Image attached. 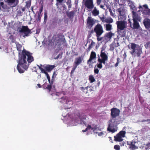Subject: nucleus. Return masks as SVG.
I'll list each match as a JSON object with an SVG mask.
<instances>
[{"label": "nucleus", "mask_w": 150, "mask_h": 150, "mask_svg": "<svg viewBox=\"0 0 150 150\" xmlns=\"http://www.w3.org/2000/svg\"><path fill=\"white\" fill-rule=\"evenodd\" d=\"M34 60L32 54L24 49L18 58V62L17 68L18 72L20 73H23L24 71L23 69L26 70L28 67L29 64L31 63Z\"/></svg>", "instance_id": "f257e3e1"}, {"label": "nucleus", "mask_w": 150, "mask_h": 150, "mask_svg": "<svg viewBox=\"0 0 150 150\" xmlns=\"http://www.w3.org/2000/svg\"><path fill=\"white\" fill-rule=\"evenodd\" d=\"M100 56L102 59L99 58L98 59V61L99 63H97L96 64L97 67L99 69L102 68L103 66L102 64L103 63L105 64L106 61L108 60V58L107 55L104 52H101Z\"/></svg>", "instance_id": "f03ea898"}, {"label": "nucleus", "mask_w": 150, "mask_h": 150, "mask_svg": "<svg viewBox=\"0 0 150 150\" xmlns=\"http://www.w3.org/2000/svg\"><path fill=\"white\" fill-rule=\"evenodd\" d=\"M138 8L144 16L150 15V9L148 8V6L147 4H145L142 6L140 5Z\"/></svg>", "instance_id": "7ed1b4c3"}, {"label": "nucleus", "mask_w": 150, "mask_h": 150, "mask_svg": "<svg viewBox=\"0 0 150 150\" xmlns=\"http://www.w3.org/2000/svg\"><path fill=\"white\" fill-rule=\"evenodd\" d=\"M94 31L96 33V37H99L104 32L103 27L101 24L99 23L95 26Z\"/></svg>", "instance_id": "20e7f679"}, {"label": "nucleus", "mask_w": 150, "mask_h": 150, "mask_svg": "<svg viewBox=\"0 0 150 150\" xmlns=\"http://www.w3.org/2000/svg\"><path fill=\"white\" fill-rule=\"evenodd\" d=\"M119 13L118 16L119 19L120 20H124L125 18V14L126 10L123 7H121L117 10Z\"/></svg>", "instance_id": "39448f33"}, {"label": "nucleus", "mask_w": 150, "mask_h": 150, "mask_svg": "<svg viewBox=\"0 0 150 150\" xmlns=\"http://www.w3.org/2000/svg\"><path fill=\"white\" fill-rule=\"evenodd\" d=\"M126 132L125 131H121L116 136H114V140L115 141L120 142L123 140V138L125 137Z\"/></svg>", "instance_id": "423d86ee"}, {"label": "nucleus", "mask_w": 150, "mask_h": 150, "mask_svg": "<svg viewBox=\"0 0 150 150\" xmlns=\"http://www.w3.org/2000/svg\"><path fill=\"white\" fill-rule=\"evenodd\" d=\"M82 59L81 57H79L75 59V60L74 63L73 67L72 69L71 72V75L73 74L77 66L82 62Z\"/></svg>", "instance_id": "0eeeda50"}, {"label": "nucleus", "mask_w": 150, "mask_h": 150, "mask_svg": "<svg viewBox=\"0 0 150 150\" xmlns=\"http://www.w3.org/2000/svg\"><path fill=\"white\" fill-rule=\"evenodd\" d=\"M19 32L20 33H23L24 36H27L29 35V34L31 33V30L28 28L27 26H22L21 28L19 30Z\"/></svg>", "instance_id": "6e6552de"}, {"label": "nucleus", "mask_w": 150, "mask_h": 150, "mask_svg": "<svg viewBox=\"0 0 150 150\" xmlns=\"http://www.w3.org/2000/svg\"><path fill=\"white\" fill-rule=\"evenodd\" d=\"M4 2L10 7H13L18 4L19 1L18 0H4Z\"/></svg>", "instance_id": "1a4fd4ad"}, {"label": "nucleus", "mask_w": 150, "mask_h": 150, "mask_svg": "<svg viewBox=\"0 0 150 150\" xmlns=\"http://www.w3.org/2000/svg\"><path fill=\"white\" fill-rule=\"evenodd\" d=\"M95 23L93 18L91 16L88 17L87 20V27L89 29H91Z\"/></svg>", "instance_id": "9d476101"}, {"label": "nucleus", "mask_w": 150, "mask_h": 150, "mask_svg": "<svg viewBox=\"0 0 150 150\" xmlns=\"http://www.w3.org/2000/svg\"><path fill=\"white\" fill-rule=\"evenodd\" d=\"M139 46L134 43H132L130 44V46L129 47V48L131 50L130 53L133 56L134 52L138 48Z\"/></svg>", "instance_id": "9b49d317"}, {"label": "nucleus", "mask_w": 150, "mask_h": 150, "mask_svg": "<svg viewBox=\"0 0 150 150\" xmlns=\"http://www.w3.org/2000/svg\"><path fill=\"white\" fill-rule=\"evenodd\" d=\"M84 5L85 7L89 9H92L94 6L93 0H86Z\"/></svg>", "instance_id": "f8f14e48"}, {"label": "nucleus", "mask_w": 150, "mask_h": 150, "mask_svg": "<svg viewBox=\"0 0 150 150\" xmlns=\"http://www.w3.org/2000/svg\"><path fill=\"white\" fill-rule=\"evenodd\" d=\"M116 24L118 28L123 30L126 27L127 23L124 21H118L117 22Z\"/></svg>", "instance_id": "ddd939ff"}, {"label": "nucleus", "mask_w": 150, "mask_h": 150, "mask_svg": "<svg viewBox=\"0 0 150 150\" xmlns=\"http://www.w3.org/2000/svg\"><path fill=\"white\" fill-rule=\"evenodd\" d=\"M10 9V7L8 6L7 4H4L3 2H0V10L3 11H8Z\"/></svg>", "instance_id": "4468645a"}, {"label": "nucleus", "mask_w": 150, "mask_h": 150, "mask_svg": "<svg viewBox=\"0 0 150 150\" xmlns=\"http://www.w3.org/2000/svg\"><path fill=\"white\" fill-rule=\"evenodd\" d=\"M139 147V142L137 141H132L129 145V148L132 150L137 149Z\"/></svg>", "instance_id": "2eb2a0df"}, {"label": "nucleus", "mask_w": 150, "mask_h": 150, "mask_svg": "<svg viewBox=\"0 0 150 150\" xmlns=\"http://www.w3.org/2000/svg\"><path fill=\"white\" fill-rule=\"evenodd\" d=\"M55 73V72H54L52 76L50 84L48 85L47 86H46L45 87L44 86L43 87V88L44 89H47L48 90L49 92L51 91L52 88V85L54 81V75Z\"/></svg>", "instance_id": "dca6fc26"}, {"label": "nucleus", "mask_w": 150, "mask_h": 150, "mask_svg": "<svg viewBox=\"0 0 150 150\" xmlns=\"http://www.w3.org/2000/svg\"><path fill=\"white\" fill-rule=\"evenodd\" d=\"M100 20L103 23H110L112 22V19L110 17H105L103 16L100 18Z\"/></svg>", "instance_id": "f3484780"}, {"label": "nucleus", "mask_w": 150, "mask_h": 150, "mask_svg": "<svg viewBox=\"0 0 150 150\" xmlns=\"http://www.w3.org/2000/svg\"><path fill=\"white\" fill-rule=\"evenodd\" d=\"M143 23L145 28L148 29H150V19L148 18H145L143 21Z\"/></svg>", "instance_id": "a211bd4d"}, {"label": "nucleus", "mask_w": 150, "mask_h": 150, "mask_svg": "<svg viewBox=\"0 0 150 150\" xmlns=\"http://www.w3.org/2000/svg\"><path fill=\"white\" fill-rule=\"evenodd\" d=\"M142 53V48L139 46L138 48L134 52V54L133 57H136L137 56L139 57L140 54Z\"/></svg>", "instance_id": "6ab92c4d"}, {"label": "nucleus", "mask_w": 150, "mask_h": 150, "mask_svg": "<svg viewBox=\"0 0 150 150\" xmlns=\"http://www.w3.org/2000/svg\"><path fill=\"white\" fill-rule=\"evenodd\" d=\"M127 2L128 6L130 7L132 11H134L136 10V8L134 6V3L132 1L130 0H127Z\"/></svg>", "instance_id": "aec40b11"}, {"label": "nucleus", "mask_w": 150, "mask_h": 150, "mask_svg": "<svg viewBox=\"0 0 150 150\" xmlns=\"http://www.w3.org/2000/svg\"><path fill=\"white\" fill-rule=\"evenodd\" d=\"M133 19V21H140L141 18L137 13L133 11H132Z\"/></svg>", "instance_id": "412c9836"}, {"label": "nucleus", "mask_w": 150, "mask_h": 150, "mask_svg": "<svg viewBox=\"0 0 150 150\" xmlns=\"http://www.w3.org/2000/svg\"><path fill=\"white\" fill-rule=\"evenodd\" d=\"M120 110L119 109L116 108H113V120L114 118L117 117L118 118V117L120 114Z\"/></svg>", "instance_id": "4be33fe9"}, {"label": "nucleus", "mask_w": 150, "mask_h": 150, "mask_svg": "<svg viewBox=\"0 0 150 150\" xmlns=\"http://www.w3.org/2000/svg\"><path fill=\"white\" fill-rule=\"evenodd\" d=\"M96 57V53L92 51L91 53L89 59L87 61V63L88 64L89 63H91L92 61Z\"/></svg>", "instance_id": "5701e85b"}, {"label": "nucleus", "mask_w": 150, "mask_h": 150, "mask_svg": "<svg viewBox=\"0 0 150 150\" xmlns=\"http://www.w3.org/2000/svg\"><path fill=\"white\" fill-rule=\"evenodd\" d=\"M61 100L60 102L64 104H68V103L70 102L68 97H62L61 98Z\"/></svg>", "instance_id": "b1692460"}, {"label": "nucleus", "mask_w": 150, "mask_h": 150, "mask_svg": "<svg viewBox=\"0 0 150 150\" xmlns=\"http://www.w3.org/2000/svg\"><path fill=\"white\" fill-rule=\"evenodd\" d=\"M55 67L54 65H47L45 67L46 70L48 72H50Z\"/></svg>", "instance_id": "393cba45"}, {"label": "nucleus", "mask_w": 150, "mask_h": 150, "mask_svg": "<svg viewBox=\"0 0 150 150\" xmlns=\"http://www.w3.org/2000/svg\"><path fill=\"white\" fill-rule=\"evenodd\" d=\"M112 36V33L111 32H110L108 33H106L105 35V39L108 40H109L111 39Z\"/></svg>", "instance_id": "a878e982"}, {"label": "nucleus", "mask_w": 150, "mask_h": 150, "mask_svg": "<svg viewBox=\"0 0 150 150\" xmlns=\"http://www.w3.org/2000/svg\"><path fill=\"white\" fill-rule=\"evenodd\" d=\"M67 15L69 18H73L75 14V11H71L69 12H67Z\"/></svg>", "instance_id": "bb28decb"}, {"label": "nucleus", "mask_w": 150, "mask_h": 150, "mask_svg": "<svg viewBox=\"0 0 150 150\" xmlns=\"http://www.w3.org/2000/svg\"><path fill=\"white\" fill-rule=\"evenodd\" d=\"M112 120H110L109 122L108 127L107 128L108 131L112 132Z\"/></svg>", "instance_id": "cd10ccee"}, {"label": "nucleus", "mask_w": 150, "mask_h": 150, "mask_svg": "<svg viewBox=\"0 0 150 150\" xmlns=\"http://www.w3.org/2000/svg\"><path fill=\"white\" fill-rule=\"evenodd\" d=\"M133 28L134 29H138L139 27V23H138V21H133Z\"/></svg>", "instance_id": "c85d7f7f"}, {"label": "nucleus", "mask_w": 150, "mask_h": 150, "mask_svg": "<svg viewBox=\"0 0 150 150\" xmlns=\"http://www.w3.org/2000/svg\"><path fill=\"white\" fill-rule=\"evenodd\" d=\"M143 150H150V142L143 147Z\"/></svg>", "instance_id": "c756f323"}, {"label": "nucleus", "mask_w": 150, "mask_h": 150, "mask_svg": "<svg viewBox=\"0 0 150 150\" xmlns=\"http://www.w3.org/2000/svg\"><path fill=\"white\" fill-rule=\"evenodd\" d=\"M92 14L94 16H96L98 15L99 14V11L98 10H97L96 7H94V9L92 12Z\"/></svg>", "instance_id": "7c9ffc66"}, {"label": "nucleus", "mask_w": 150, "mask_h": 150, "mask_svg": "<svg viewBox=\"0 0 150 150\" xmlns=\"http://www.w3.org/2000/svg\"><path fill=\"white\" fill-rule=\"evenodd\" d=\"M26 4L25 7L27 8H29L31 6V1L30 0H28L25 2Z\"/></svg>", "instance_id": "2f4dec72"}, {"label": "nucleus", "mask_w": 150, "mask_h": 150, "mask_svg": "<svg viewBox=\"0 0 150 150\" xmlns=\"http://www.w3.org/2000/svg\"><path fill=\"white\" fill-rule=\"evenodd\" d=\"M65 41V40L64 39V40L59 38L56 40V42L57 43V44H58L59 46H60L61 44V43L62 42H64Z\"/></svg>", "instance_id": "473e14b6"}, {"label": "nucleus", "mask_w": 150, "mask_h": 150, "mask_svg": "<svg viewBox=\"0 0 150 150\" xmlns=\"http://www.w3.org/2000/svg\"><path fill=\"white\" fill-rule=\"evenodd\" d=\"M88 79L90 82L91 83H93L95 81L94 77L92 75H90L89 76Z\"/></svg>", "instance_id": "72a5a7b5"}, {"label": "nucleus", "mask_w": 150, "mask_h": 150, "mask_svg": "<svg viewBox=\"0 0 150 150\" xmlns=\"http://www.w3.org/2000/svg\"><path fill=\"white\" fill-rule=\"evenodd\" d=\"M106 28L107 30H110L112 28V25L109 24H106Z\"/></svg>", "instance_id": "f704fd0d"}, {"label": "nucleus", "mask_w": 150, "mask_h": 150, "mask_svg": "<svg viewBox=\"0 0 150 150\" xmlns=\"http://www.w3.org/2000/svg\"><path fill=\"white\" fill-rule=\"evenodd\" d=\"M16 47L17 50L19 52H21V48L22 46L20 44H18L16 45Z\"/></svg>", "instance_id": "c9c22d12"}, {"label": "nucleus", "mask_w": 150, "mask_h": 150, "mask_svg": "<svg viewBox=\"0 0 150 150\" xmlns=\"http://www.w3.org/2000/svg\"><path fill=\"white\" fill-rule=\"evenodd\" d=\"M47 19V13L46 11L44 13V22L46 23Z\"/></svg>", "instance_id": "e433bc0d"}, {"label": "nucleus", "mask_w": 150, "mask_h": 150, "mask_svg": "<svg viewBox=\"0 0 150 150\" xmlns=\"http://www.w3.org/2000/svg\"><path fill=\"white\" fill-rule=\"evenodd\" d=\"M118 121H116V125L115 126H113V133L116 132L118 129V127L117 126V122Z\"/></svg>", "instance_id": "4c0bfd02"}, {"label": "nucleus", "mask_w": 150, "mask_h": 150, "mask_svg": "<svg viewBox=\"0 0 150 150\" xmlns=\"http://www.w3.org/2000/svg\"><path fill=\"white\" fill-rule=\"evenodd\" d=\"M94 43L93 41H92L91 44H90L89 45L88 48V51H90V49L93 47V45Z\"/></svg>", "instance_id": "58836bf2"}, {"label": "nucleus", "mask_w": 150, "mask_h": 150, "mask_svg": "<svg viewBox=\"0 0 150 150\" xmlns=\"http://www.w3.org/2000/svg\"><path fill=\"white\" fill-rule=\"evenodd\" d=\"M88 86L86 87L85 88H84L83 87H81L80 88V89L82 91H83L84 92H85L84 91L85 90H86L87 91H88ZM86 93H87V91H86Z\"/></svg>", "instance_id": "ea45409f"}, {"label": "nucleus", "mask_w": 150, "mask_h": 150, "mask_svg": "<svg viewBox=\"0 0 150 150\" xmlns=\"http://www.w3.org/2000/svg\"><path fill=\"white\" fill-rule=\"evenodd\" d=\"M114 148L116 150H120V146L118 145H116L114 146Z\"/></svg>", "instance_id": "a19ab883"}, {"label": "nucleus", "mask_w": 150, "mask_h": 150, "mask_svg": "<svg viewBox=\"0 0 150 150\" xmlns=\"http://www.w3.org/2000/svg\"><path fill=\"white\" fill-rule=\"evenodd\" d=\"M39 68L40 69L41 72L43 73H44L46 71V70L43 69V68L39 66Z\"/></svg>", "instance_id": "79ce46f5"}, {"label": "nucleus", "mask_w": 150, "mask_h": 150, "mask_svg": "<svg viewBox=\"0 0 150 150\" xmlns=\"http://www.w3.org/2000/svg\"><path fill=\"white\" fill-rule=\"evenodd\" d=\"M99 72V69L97 68H95L94 70V73L95 74H98Z\"/></svg>", "instance_id": "37998d69"}, {"label": "nucleus", "mask_w": 150, "mask_h": 150, "mask_svg": "<svg viewBox=\"0 0 150 150\" xmlns=\"http://www.w3.org/2000/svg\"><path fill=\"white\" fill-rule=\"evenodd\" d=\"M120 142V144L121 146H124L126 144V143L124 141H123V140Z\"/></svg>", "instance_id": "c03bdc74"}, {"label": "nucleus", "mask_w": 150, "mask_h": 150, "mask_svg": "<svg viewBox=\"0 0 150 150\" xmlns=\"http://www.w3.org/2000/svg\"><path fill=\"white\" fill-rule=\"evenodd\" d=\"M17 15L18 16H21L22 15V12H21L20 10H18L17 11Z\"/></svg>", "instance_id": "a18cd8bd"}, {"label": "nucleus", "mask_w": 150, "mask_h": 150, "mask_svg": "<svg viewBox=\"0 0 150 150\" xmlns=\"http://www.w3.org/2000/svg\"><path fill=\"white\" fill-rule=\"evenodd\" d=\"M43 10V6H42L39 9V13L38 14H41V12H42Z\"/></svg>", "instance_id": "49530a36"}, {"label": "nucleus", "mask_w": 150, "mask_h": 150, "mask_svg": "<svg viewBox=\"0 0 150 150\" xmlns=\"http://www.w3.org/2000/svg\"><path fill=\"white\" fill-rule=\"evenodd\" d=\"M86 129L87 130L88 129H92L93 130V128H92L91 126V125H88L87 127L86 128Z\"/></svg>", "instance_id": "de8ad7c7"}, {"label": "nucleus", "mask_w": 150, "mask_h": 150, "mask_svg": "<svg viewBox=\"0 0 150 150\" xmlns=\"http://www.w3.org/2000/svg\"><path fill=\"white\" fill-rule=\"evenodd\" d=\"M47 78L48 79L49 83H50V84L51 81L50 80V76H47Z\"/></svg>", "instance_id": "09e8293b"}, {"label": "nucleus", "mask_w": 150, "mask_h": 150, "mask_svg": "<svg viewBox=\"0 0 150 150\" xmlns=\"http://www.w3.org/2000/svg\"><path fill=\"white\" fill-rule=\"evenodd\" d=\"M40 14H38V21H40L41 18V16H40Z\"/></svg>", "instance_id": "8fccbe9b"}, {"label": "nucleus", "mask_w": 150, "mask_h": 150, "mask_svg": "<svg viewBox=\"0 0 150 150\" xmlns=\"http://www.w3.org/2000/svg\"><path fill=\"white\" fill-rule=\"evenodd\" d=\"M101 1V0H97V3L98 5H99L100 4Z\"/></svg>", "instance_id": "3c124183"}, {"label": "nucleus", "mask_w": 150, "mask_h": 150, "mask_svg": "<svg viewBox=\"0 0 150 150\" xmlns=\"http://www.w3.org/2000/svg\"><path fill=\"white\" fill-rule=\"evenodd\" d=\"M90 63H89L88 64H88V66H89V67L90 68H92L93 66L92 64H90Z\"/></svg>", "instance_id": "603ef678"}, {"label": "nucleus", "mask_w": 150, "mask_h": 150, "mask_svg": "<svg viewBox=\"0 0 150 150\" xmlns=\"http://www.w3.org/2000/svg\"><path fill=\"white\" fill-rule=\"evenodd\" d=\"M64 0H57V1L60 3H62Z\"/></svg>", "instance_id": "864d4df0"}, {"label": "nucleus", "mask_w": 150, "mask_h": 150, "mask_svg": "<svg viewBox=\"0 0 150 150\" xmlns=\"http://www.w3.org/2000/svg\"><path fill=\"white\" fill-rule=\"evenodd\" d=\"M21 10L23 12H24L25 10V7H23L21 8Z\"/></svg>", "instance_id": "5fc2aeb1"}, {"label": "nucleus", "mask_w": 150, "mask_h": 150, "mask_svg": "<svg viewBox=\"0 0 150 150\" xmlns=\"http://www.w3.org/2000/svg\"><path fill=\"white\" fill-rule=\"evenodd\" d=\"M97 39L98 41H100L102 40L101 38H99V37H97Z\"/></svg>", "instance_id": "6e6d98bb"}, {"label": "nucleus", "mask_w": 150, "mask_h": 150, "mask_svg": "<svg viewBox=\"0 0 150 150\" xmlns=\"http://www.w3.org/2000/svg\"><path fill=\"white\" fill-rule=\"evenodd\" d=\"M111 112V116L112 117V108H111L110 110Z\"/></svg>", "instance_id": "4d7b16f0"}, {"label": "nucleus", "mask_w": 150, "mask_h": 150, "mask_svg": "<svg viewBox=\"0 0 150 150\" xmlns=\"http://www.w3.org/2000/svg\"><path fill=\"white\" fill-rule=\"evenodd\" d=\"M103 134V133L102 132H100L98 134V135L99 136H101Z\"/></svg>", "instance_id": "13d9d810"}, {"label": "nucleus", "mask_w": 150, "mask_h": 150, "mask_svg": "<svg viewBox=\"0 0 150 150\" xmlns=\"http://www.w3.org/2000/svg\"><path fill=\"white\" fill-rule=\"evenodd\" d=\"M44 74H45L46 75L47 77V76H49L47 72L46 71L45 73H44Z\"/></svg>", "instance_id": "bf43d9fd"}, {"label": "nucleus", "mask_w": 150, "mask_h": 150, "mask_svg": "<svg viewBox=\"0 0 150 150\" xmlns=\"http://www.w3.org/2000/svg\"><path fill=\"white\" fill-rule=\"evenodd\" d=\"M44 74H45L46 75L47 77V76H49L47 72L46 71L45 73H44Z\"/></svg>", "instance_id": "052dcab7"}, {"label": "nucleus", "mask_w": 150, "mask_h": 150, "mask_svg": "<svg viewBox=\"0 0 150 150\" xmlns=\"http://www.w3.org/2000/svg\"><path fill=\"white\" fill-rule=\"evenodd\" d=\"M37 86H38V87L39 88H40L42 87V86L40 84H39V83H38V84H37Z\"/></svg>", "instance_id": "680f3d73"}, {"label": "nucleus", "mask_w": 150, "mask_h": 150, "mask_svg": "<svg viewBox=\"0 0 150 150\" xmlns=\"http://www.w3.org/2000/svg\"><path fill=\"white\" fill-rule=\"evenodd\" d=\"M31 11L33 13H34V11H33V6H31Z\"/></svg>", "instance_id": "e2e57ef3"}, {"label": "nucleus", "mask_w": 150, "mask_h": 150, "mask_svg": "<svg viewBox=\"0 0 150 150\" xmlns=\"http://www.w3.org/2000/svg\"><path fill=\"white\" fill-rule=\"evenodd\" d=\"M109 11L110 13V14L112 16V10L111 9L109 10Z\"/></svg>", "instance_id": "0e129e2a"}, {"label": "nucleus", "mask_w": 150, "mask_h": 150, "mask_svg": "<svg viewBox=\"0 0 150 150\" xmlns=\"http://www.w3.org/2000/svg\"><path fill=\"white\" fill-rule=\"evenodd\" d=\"M62 6L64 8H66V6L64 4H62Z\"/></svg>", "instance_id": "69168bd1"}, {"label": "nucleus", "mask_w": 150, "mask_h": 150, "mask_svg": "<svg viewBox=\"0 0 150 150\" xmlns=\"http://www.w3.org/2000/svg\"><path fill=\"white\" fill-rule=\"evenodd\" d=\"M87 131V130L86 128L85 129L83 130L82 131L83 132H86Z\"/></svg>", "instance_id": "338daca9"}, {"label": "nucleus", "mask_w": 150, "mask_h": 150, "mask_svg": "<svg viewBox=\"0 0 150 150\" xmlns=\"http://www.w3.org/2000/svg\"><path fill=\"white\" fill-rule=\"evenodd\" d=\"M71 4H70L69 5H68V8H71Z\"/></svg>", "instance_id": "774afa93"}]
</instances>
